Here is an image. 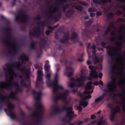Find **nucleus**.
Segmentation results:
<instances>
[{
	"mask_svg": "<svg viewBox=\"0 0 125 125\" xmlns=\"http://www.w3.org/2000/svg\"><path fill=\"white\" fill-rule=\"evenodd\" d=\"M32 92L33 94L37 95L35 97V99L36 101L35 106V108L36 109H38L39 110L38 111H35L31 114V115L32 116H36L35 117H39V116L42 115L43 112V107L41 103L38 102V100L41 99L42 93L41 92L38 93L33 90H32Z\"/></svg>",
	"mask_w": 125,
	"mask_h": 125,
	"instance_id": "obj_1",
	"label": "nucleus"
},
{
	"mask_svg": "<svg viewBox=\"0 0 125 125\" xmlns=\"http://www.w3.org/2000/svg\"><path fill=\"white\" fill-rule=\"evenodd\" d=\"M114 84L115 83L109 82L107 85L106 88L104 91L107 93L113 94L114 95L119 96L122 98L124 102L121 104L124 106L122 108L123 111L125 112V96L120 94H115V90L116 88V86Z\"/></svg>",
	"mask_w": 125,
	"mask_h": 125,
	"instance_id": "obj_2",
	"label": "nucleus"
},
{
	"mask_svg": "<svg viewBox=\"0 0 125 125\" xmlns=\"http://www.w3.org/2000/svg\"><path fill=\"white\" fill-rule=\"evenodd\" d=\"M20 60L22 61L21 63L20 62L18 63V65H19L18 67V69L21 70L23 72L24 71L26 73L25 77L26 79H30V72L28 69L24 66L23 68H22L21 65L23 63L24 61L27 62L29 60L28 57L25 54L23 55H21L20 56Z\"/></svg>",
	"mask_w": 125,
	"mask_h": 125,
	"instance_id": "obj_3",
	"label": "nucleus"
},
{
	"mask_svg": "<svg viewBox=\"0 0 125 125\" xmlns=\"http://www.w3.org/2000/svg\"><path fill=\"white\" fill-rule=\"evenodd\" d=\"M65 50H63L62 53L61 54V57L60 60V61L61 62H63L64 63L65 65L66 66V70L64 73V74H65L69 70H70L71 71L69 72L67 75V76L69 77H70L72 76L73 72V68L71 67H67L66 66V65L68 63V60L65 59L67 57V55L65 53Z\"/></svg>",
	"mask_w": 125,
	"mask_h": 125,
	"instance_id": "obj_4",
	"label": "nucleus"
},
{
	"mask_svg": "<svg viewBox=\"0 0 125 125\" xmlns=\"http://www.w3.org/2000/svg\"><path fill=\"white\" fill-rule=\"evenodd\" d=\"M38 25H40V26L36 29V30H34L33 32L30 31L29 32V34L31 36L34 37L39 38L40 37V35L41 33V27H44L45 26V22L44 21H40L37 22Z\"/></svg>",
	"mask_w": 125,
	"mask_h": 125,
	"instance_id": "obj_5",
	"label": "nucleus"
},
{
	"mask_svg": "<svg viewBox=\"0 0 125 125\" xmlns=\"http://www.w3.org/2000/svg\"><path fill=\"white\" fill-rule=\"evenodd\" d=\"M80 78H77L76 80H75L74 78H72L70 79V82L72 83H75L77 82L78 83V84H76V86L77 87H82L83 85V83L84 82L86 79V77L85 76L81 75Z\"/></svg>",
	"mask_w": 125,
	"mask_h": 125,
	"instance_id": "obj_6",
	"label": "nucleus"
},
{
	"mask_svg": "<svg viewBox=\"0 0 125 125\" xmlns=\"http://www.w3.org/2000/svg\"><path fill=\"white\" fill-rule=\"evenodd\" d=\"M11 29L9 27H7L4 28L3 29V31L5 33L7 36H6V39L3 40V43L6 45H7L9 44V40L11 39V36L10 34Z\"/></svg>",
	"mask_w": 125,
	"mask_h": 125,
	"instance_id": "obj_7",
	"label": "nucleus"
},
{
	"mask_svg": "<svg viewBox=\"0 0 125 125\" xmlns=\"http://www.w3.org/2000/svg\"><path fill=\"white\" fill-rule=\"evenodd\" d=\"M106 49L110 50L113 49L114 51L111 50L107 51V53L108 55L112 57V55H114L116 56H119L121 55L123 56H125V55L123 53H120L119 52H117L115 49L116 47L115 46H112L109 45L106 47Z\"/></svg>",
	"mask_w": 125,
	"mask_h": 125,
	"instance_id": "obj_8",
	"label": "nucleus"
},
{
	"mask_svg": "<svg viewBox=\"0 0 125 125\" xmlns=\"http://www.w3.org/2000/svg\"><path fill=\"white\" fill-rule=\"evenodd\" d=\"M58 81L57 79L54 78L53 81V83L54 86L52 89L53 93L55 94H59V90H63L64 88L62 86L58 84ZM53 83L51 84V86L52 85Z\"/></svg>",
	"mask_w": 125,
	"mask_h": 125,
	"instance_id": "obj_9",
	"label": "nucleus"
},
{
	"mask_svg": "<svg viewBox=\"0 0 125 125\" xmlns=\"http://www.w3.org/2000/svg\"><path fill=\"white\" fill-rule=\"evenodd\" d=\"M15 107L14 105L10 103H9L7 105V108L9 111V114L8 115L12 119H15L17 118L16 115L14 113L12 112V109Z\"/></svg>",
	"mask_w": 125,
	"mask_h": 125,
	"instance_id": "obj_10",
	"label": "nucleus"
},
{
	"mask_svg": "<svg viewBox=\"0 0 125 125\" xmlns=\"http://www.w3.org/2000/svg\"><path fill=\"white\" fill-rule=\"evenodd\" d=\"M89 68L91 70L90 72V75L91 77H94L95 78L99 77L101 79V78L102 77L103 74L101 73H100L99 75L97 74V72L95 69H94V66L90 65L89 66Z\"/></svg>",
	"mask_w": 125,
	"mask_h": 125,
	"instance_id": "obj_11",
	"label": "nucleus"
},
{
	"mask_svg": "<svg viewBox=\"0 0 125 125\" xmlns=\"http://www.w3.org/2000/svg\"><path fill=\"white\" fill-rule=\"evenodd\" d=\"M54 110L51 113L52 115H53L55 114V112L56 113H58L61 112H62L64 111L68 110H72L71 107H68L66 106H64L61 109H60L57 106L53 107Z\"/></svg>",
	"mask_w": 125,
	"mask_h": 125,
	"instance_id": "obj_12",
	"label": "nucleus"
},
{
	"mask_svg": "<svg viewBox=\"0 0 125 125\" xmlns=\"http://www.w3.org/2000/svg\"><path fill=\"white\" fill-rule=\"evenodd\" d=\"M59 10V8L58 7H56L53 8V10L49 11H45L46 13H48L49 14V17L50 18H52L55 21H57L58 19V17L52 15V14L57 12Z\"/></svg>",
	"mask_w": 125,
	"mask_h": 125,
	"instance_id": "obj_13",
	"label": "nucleus"
},
{
	"mask_svg": "<svg viewBox=\"0 0 125 125\" xmlns=\"http://www.w3.org/2000/svg\"><path fill=\"white\" fill-rule=\"evenodd\" d=\"M15 92H14L13 91H11L10 94L8 95H4L3 97H4V102H5V100L6 99H12L15 100L17 99V97L16 95V92H16V89Z\"/></svg>",
	"mask_w": 125,
	"mask_h": 125,
	"instance_id": "obj_14",
	"label": "nucleus"
},
{
	"mask_svg": "<svg viewBox=\"0 0 125 125\" xmlns=\"http://www.w3.org/2000/svg\"><path fill=\"white\" fill-rule=\"evenodd\" d=\"M71 107L72 109L68 110L66 111L67 112V114L66 116L69 118V119L67 121V122H70L72 120L73 118L76 116V115H73L74 114V112L72 110L73 108L72 107Z\"/></svg>",
	"mask_w": 125,
	"mask_h": 125,
	"instance_id": "obj_15",
	"label": "nucleus"
},
{
	"mask_svg": "<svg viewBox=\"0 0 125 125\" xmlns=\"http://www.w3.org/2000/svg\"><path fill=\"white\" fill-rule=\"evenodd\" d=\"M82 34L85 36L87 37H89L92 34V32L89 28L87 27L82 30Z\"/></svg>",
	"mask_w": 125,
	"mask_h": 125,
	"instance_id": "obj_16",
	"label": "nucleus"
},
{
	"mask_svg": "<svg viewBox=\"0 0 125 125\" xmlns=\"http://www.w3.org/2000/svg\"><path fill=\"white\" fill-rule=\"evenodd\" d=\"M94 3L99 5L101 4L102 3L105 4L108 3H110L112 2V0H101V1L99 0H93Z\"/></svg>",
	"mask_w": 125,
	"mask_h": 125,
	"instance_id": "obj_17",
	"label": "nucleus"
},
{
	"mask_svg": "<svg viewBox=\"0 0 125 125\" xmlns=\"http://www.w3.org/2000/svg\"><path fill=\"white\" fill-rule=\"evenodd\" d=\"M70 93V91L68 90H66L63 93L60 94V95L61 99L63 100H65L67 99V97Z\"/></svg>",
	"mask_w": 125,
	"mask_h": 125,
	"instance_id": "obj_18",
	"label": "nucleus"
},
{
	"mask_svg": "<svg viewBox=\"0 0 125 125\" xmlns=\"http://www.w3.org/2000/svg\"><path fill=\"white\" fill-rule=\"evenodd\" d=\"M121 110L120 107L117 106L116 108H113L111 110V115L115 116V115L117 113H120Z\"/></svg>",
	"mask_w": 125,
	"mask_h": 125,
	"instance_id": "obj_19",
	"label": "nucleus"
},
{
	"mask_svg": "<svg viewBox=\"0 0 125 125\" xmlns=\"http://www.w3.org/2000/svg\"><path fill=\"white\" fill-rule=\"evenodd\" d=\"M21 18L22 19L21 20L20 18V21L19 22L21 21L23 23H26L29 20V17L27 15H26L25 14H23V15H21Z\"/></svg>",
	"mask_w": 125,
	"mask_h": 125,
	"instance_id": "obj_20",
	"label": "nucleus"
},
{
	"mask_svg": "<svg viewBox=\"0 0 125 125\" xmlns=\"http://www.w3.org/2000/svg\"><path fill=\"white\" fill-rule=\"evenodd\" d=\"M9 83H7L6 82L5 84H3L4 85V88L7 89H11L12 88L13 85L12 79L9 80Z\"/></svg>",
	"mask_w": 125,
	"mask_h": 125,
	"instance_id": "obj_21",
	"label": "nucleus"
},
{
	"mask_svg": "<svg viewBox=\"0 0 125 125\" xmlns=\"http://www.w3.org/2000/svg\"><path fill=\"white\" fill-rule=\"evenodd\" d=\"M78 35L77 33L74 32L73 33L71 39L73 41H74L75 39V42H76L78 41Z\"/></svg>",
	"mask_w": 125,
	"mask_h": 125,
	"instance_id": "obj_22",
	"label": "nucleus"
},
{
	"mask_svg": "<svg viewBox=\"0 0 125 125\" xmlns=\"http://www.w3.org/2000/svg\"><path fill=\"white\" fill-rule=\"evenodd\" d=\"M23 11L22 10L20 11L18 13V14L16 16L15 21L17 22H19L20 21V17H21V15H23Z\"/></svg>",
	"mask_w": 125,
	"mask_h": 125,
	"instance_id": "obj_23",
	"label": "nucleus"
},
{
	"mask_svg": "<svg viewBox=\"0 0 125 125\" xmlns=\"http://www.w3.org/2000/svg\"><path fill=\"white\" fill-rule=\"evenodd\" d=\"M110 73L112 75H114L115 73V67L114 66V62L112 60L110 64Z\"/></svg>",
	"mask_w": 125,
	"mask_h": 125,
	"instance_id": "obj_24",
	"label": "nucleus"
},
{
	"mask_svg": "<svg viewBox=\"0 0 125 125\" xmlns=\"http://www.w3.org/2000/svg\"><path fill=\"white\" fill-rule=\"evenodd\" d=\"M35 120L34 121L33 123L36 125H38L42 124V119L39 117L35 118Z\"/></svg>",
	"mask_w": 125,
	"mask_h": 125,
	"instance_id": "obj_25",
	"label": "nucleus"
},
{
	"mask_svg": "<svg viewBox=\"0 0 125 125\" xmlns=\"http://www.w3.org/2000/svg\"><path fill=\"white\" fill-rule=\"evenodd\" d=\"M103 116H101L100 120L97 122V125H106V121L104 120H103Z\"/></svg>",
	"mask_w": 125,
	"mask_h": 125,
	"instance_id": "obj_26",
	"label": "nucleus"
},
{
	"mask_svg": "<svg viewBox=\"0 0 125 125\" xmlns=\"http://www.w3.org/2000/svg\"><path fill=\"white\" fill-rule=\"evenodd\" d=\"M13 85L17 87V88L16 89V92H23V90L20 87L18 83L15 82L13 83Z\"/></svg>",
	"mask_w": 125,
	"mask_h": 125,
	"instance_id": "obj_27",
	"label": "nucleus"
},
{
	"mask_svg": "<svg viewBox=\"0 0 125 125\" xmlns=\"http://www.w3.org/2000/svg\"><path fill=\"white\" fill-rule=\"evenodd\" d=\"M47 43V41L44 38L41 39L40 42V46L42 48H43L45 45Z\"/></svg>",
	"mask_w": 125,
	"mask_h": 125,
	"instance_id": "obj_28",
	"label": "nucleus"
},
{
	"mask_svg": "<svg viewBox=\"0 0 125 125\" xmlns=\"http://www.w3.org/2000/svg\"><path fill=\"white\" fill-rule=\"evenodd\" d=\"M105 95V94H104L102 95L95 99V103H96L98 102L101 101L104 98Z\"/></svg>",
	"mask_w": 125,
	"mask_h": 125,
	"instance_id": "obj_29",
	"label": "nucleus"
},
{
	"mask_svg": "<svg viewBox=\"0 0 125 125\" xmlns=\"http://www.w3.org/2000/svg\"><path fill=\"white\" fill-rule=\"evenodd\" d=\"M12 45L14 49V54H17L19 52L18 47L16 46L15 43L12 44Z\"/></svg>",
	"mask_w": 125,
	"mask_h": 125,
	"instance_id": "obj_30",
	"label": "nucleus"
},
{
	"mask_svg": "<svg viewBox=\"0 0 125 125\" xmlns=\"http://www.w3.org/2000/svg\"><path fill=\"white\" fill-rule=\"evenodd\" d=\"M42 76H38L37 81L36 83V87H38L40 86V85L38 83V82H41L42 81Z\"/></svg>",
	"mask_w": 125,
	"mask_h": 125,
	"instance_id": "obj_31",
	"label": "nucleus"
},
{
	"mask_svg": "<svg viewBox=\"0 0 125 125\" xmlns=\"http://www.w3.org/2000/svg\"><path fill=\"white\" fill-rule=\"evenodd\" d=\"M74 12V11L72 10H68L66 13V15L67 17H71Z\"/></svg>",
	"mask_w": 125,
	"mask_h": 125,
	"instance_id": "obj_32",
	"label": "nucleus"
},
{
	"mask_svg": "<svg viewBox=\"0 0 125 125\" xmlns=\"http://www.w3.org/2000/svg\"><path fill=\"white\" fill-rule=\"evenodd\" d=\"M88 104V102H87L82 100L79 103L80 105L83 106V107H85Z\"/></svg>",
	"mask_w": 125,
	"mask_h": 125,
	"instance_id": "obj_33",
	"label": "nucleus"
},
{
	"mask_svg": "<svg viewBox=\"0 0 125 125\" xmlns=\"http://www.w3.org/2000/svg\"><path fill=\"white\" fill-rule=\"evenodd\" d=\"M69 35L68 33H67L64 34L63 38L68 42L69 39Z\"/></svg>",
	"mask_w": 125,
	"mask_h": 125,
	"instance_id": "obj_34",
	"label": "nucleus"
},
{
	"mask_svg": "<svg viewBox=\"0 0 125 125\" xmlns=\"http://www.w3.org/2000/svg\"><path fill=\"white\" fill-rule=\"evenodd\" d=\"M0 17L1 19L3 20L6 25H8L9 24V21L8 19L5 18L4 16L3 15H1Z\"/></svg>",
	"mask_w": 125,
	"mask_h": 125,
	"instance_id": "obj_35",
	"label": "nucleus"
},
{
	"mask_svg": "<svg viewBox=\"0 0 125 125\" xmlns=\"http://www.w3.org/2000/svg\"><path fill=\"white\" fill-rule=\"evenodd\" d=\"M108 25L109 26L107 27L106 29L110 32L111 30V27L114 26L113 22H111Z\"/></svg>",
	"mask_w": 125,
	"mask_h": 125,
	"instance_id": "obj_36",
	"label": "nucleus"
},
{
	"mask_svg": "<svg viewBox=\"0 0 125 125\" xmlns=\"http://www.w3.org/2000/svg\"><path fill=\"white\" fill-rule=\"evenodd\" d=\"M74 6L75 9L80 11H82L83 9V7L81 5L77 6L76 5H75Z\"/></svg>",
	"mask_w": 125,
	"mask_h": 125,
	"instance_id": "obj_37",
	"label": "nucleus"
},
{
	"mask_svg": "<svg viewBox=\"0 0 125 125\" xmlns=\"http://www.w3.org/2000/svg\"><path fill=\"white\" fill-rule=\"evenodd\" d=\"M92 20L90 19L89 21H87L85 23V25L87 27L90 26L92 24Z\"/></svg>",
	"mask_w": 125,
	"mask_h": 125,
	"instance_id": "obj_38",
	"label": "nucleus"
},
{
	"mask_svg": "<svg viewBox=\"0 0 125 125\" xmlns=\"http://www.w3.org/2000/svg\"><path fill=\"white\" fill-rule=\"evenodd\" d=\"M50 67V66L49 65L45 64L44 66L45 70L46 72H48Z\"/></svg>",
	"mask_w": 125,
	"mask_h": 125,
	"instance_id": "obj_39",
	"label": "nucleus"
},
{
	"mask_svg": "<svg viewBox=\"0 0 125 125\" xmlns=\"http://www.w3.org/2000/svg\"><path fill=\"white\" fill-rule=\"evenodd\" d=\"M1 74H0V76L1 77L3 76V74L4 73L5 76L6 78V81L8 80V78L7 77V73H5V72H4L3 71H1Z\"/></svg>",
	"mask_w": 125,
	"mask_h": 125,
	"instance_id": "obj_40",
	"label": "nucleus"
},
{
	"mask_svg": "<svg viewBox=\"0 0 125 125\" xmlns=\"http://www.w3.org/2000/svg\"><path fill=\"white\" fill-rule=\"evenodd\" d=\"M114 14L112 12L109 13L108 14L107 17L109 18H110L111 17H113L114 16Z\"/></svg>",
	"mask_w": 125,
	"mask_h": 125,
	"instance_id": "obj_41",
	"label": "nucleus"
},
{
	"mask_svg": "<svg viewBox=\"0 0 125 125\" xmlns=\"http://www.w3.org/2000/svg\"><path fill=\"white\" fill-rule=\"evenodd\" d=\"M36 45V43L35 42H33L31 43L30 44L31 48L32 49H34L35 48V46Z\"/></svg>",
	"mask_w": 125,
	"mask_h": 125,
	"instance_id": "obj_42",
	"label": "nucleus"
},
{
	"mask_svg": "<svg viewBox=\"0 0 125 125\" xmlns=\"http://www.w3.org/2000/svg\"><path fill=\"white\" fill-rule=\"evenodd\" d=\"M61 98L60 95V94L59 95H57L54 98V100L56 101H57L60 99Z\"/></svg>",
	"mask_w": 125,
	"mask_h": 125,
	"instance_id": "obj_43",
	"label": "nucleus"
},
{
	"mask_svg": "<svg viewBox=\"0 0 125 125\" xmlns=\"http://www.w3.org/2000/svg\"><path fill=\"white\" fill-rule=\"evenodd\" d=\"M89 90H86L84 92V93L85 94H91L93 92V91L92 90L91 91H90Z\"/></svg>",
	"mask_w": 125,
	"mask_h": 125,
	"instance_id": "obj_44",
	"label": "nucleus"
},
{
	"mask_svg": "<svg viewBox=\"0 0 125 125\" xmlns=\"http://www.w3.org/2000/svg\"><path fill=\"white\" fill-rule=\"evenodd\" d=\"M37 74L38 76H43V73L42 71L40 70H38L37 71Z\"/></svg>",
	"mask_w": 125,
	"mask_h": 125,
	"instance_id": "obj_45",
	"label": "nucleus"
},
{
	"mask_svg": "<svg viewBox=\"0 0 125 125\" xmlns=\"http://www.w3.org/2000/svg\"><path fill=\"white\" fill-rule=\"evenodd\" d=\"M93 87L92 86L87 85L86 87H85V89L86 90H89L92 89Z\"/></svg>",
	"mask_w": 125,
	"mask_h": 125,
	"instance_id": "obj_46",
	"label": "nucleus"
},
{
	"mask_svg": "<svg viewBox=\"0 0 125 125\" xmlns=\"http://www.w3.org/2000/svg\"><path fill=\"white\" fill-rule=\"evenodd\" d=\"M80 4H81L84 6H87V4L83 1H80L79 2Z\"/></svg>",
	"mask_w": 125,
	"mask_h": 125,
	"instance_id": "obj_47",
	"label": "nucleus"
},
{
	"mask_svg": "<svg viewBox=\"0 0 125 125\" xmlns=\"http://www.w3.org/2000/svg\"><path fill=\"white\" fill-rule=\"evenodd\" d=\"M75 86H76V84L75 85V83H70L69 85V86L72 88L74 87Z\"/></svg>",
	"mask_w": 125,
	"mask_h": 125,
	"instance_id": "obj_48",
	"label": "nucleus"
},
{
	"mask_svg": "<svg viewBox=\"0 0 125 125\" xmlns=\"http://www.w3.org/2000/svg\"><path fill=\"white\" fill-rule=\"evenodd\" d=\"M60 42L62 43H67L68 42L64 39H61L60 40Z\"/></svg>",
	"mask_w": 125,
	"mask_h": 125,
	"instance_id": "obj_49",
	"label": "nucleus"
},
{
	"mask_svg": "<svg viewBox=\"0 0 125 125\" xmlns=\"http://www.w3.org/2000/svg\"><path fill=\"white\" fill-rule=\"evenodd\" d=\"M50 76L51 74L50 73L47 74L46 76V77L47 78V79L48 80L49 82L50 80Z\"/></svg>",
	"mask_w": 125,
	"mask_h": 125,
	"instance_id": "obj_50",
	"label": "nucleus"
},
{
	"mask_svg": "<svg viewBox=\"0 0 125 125\" xmlns=\"http://www.w3.org/2000/svg\"><path fill=\"white\" fill-rule=\"evenodd\" d=\"M117 20L118 21L120 22H122L125 21V19L122 18H118Z\"/></svg>",
	"mask_w": 125,
	"mask_h": 125,
	"instance_id": "obj_51",
	"label": "nucleus"
},
{
	"mask_svg": "<svg viewBox=\"0 0 125 125\" xmlns=\"http://www.w3.org/2000/svg\"><path fill=\"white\" fill-rule=\"evenodd\" d=\"M4 103V102H0V110L2 109Z\"/></svg>",
	"mask_w": 125,
	"mask_h": 125,
	"instance_id": "obj_52",
	"label": "nucleus"
},
{
	"mask_svg": "<svg viewBox=\"0 0 125 125\" xmlns=\"http://www.w3.org/2000/svg\"><path fill=\"white\" fill-rule=\"evenodd\" d=\"M109 32L110 31L106 29V30L105 31H104V36L108 35L109 33Z\"/></svg>",
	"mask_w": 125,
	"mask_h": 125,
	"instance_id": "obj_53",
	"label": "nucleus"
},
{
	"mask_svg": "<svg viewBox=\"0 0 125 125\" xmlns=\"http://www.w3.org/2000/svg\"><path fill=\"white\" fill-rule=\"evenodd\" d=\"M123 13V12L122 11L118 10L116 14L118 15H120L122 14Z\"/></svg>",
	"mask_w": 125,
	"mask_h": 125,
	"instance_id": "obj_54",
	"label": "nucleus"
},
{
	"mask_svg": "<svg viewBox=\"0 0 125 125\" xmlns=\"http://www.w3.org/2000/svg\"><path fill=\"white\" fill-rule=\"evenodd\" d=\"M117 7L121 9L123 8V10L124 11L125 10V5H121L120 6H118Z\"/></svg>",
	"mask_w": 125,
	"mask_h": 125,
	"instance_id": "obj_55",
	"label": "nucleus"
},
{
	"mask_svg": "<svg viewBox=\"0 0 125 125\" xmlns=\"http://www.w3.org/2000/svg\"><path fill=\"white\" fill-rule=\"evenodd\" d=\"M88 10L89 12H91L95 11L94 9L92 8H89Z\"/></svg>",
	"mask_w": 125,
	"mask_h": 125,
	"instance_id": "obj_56",
	"label": "nucleus"
},
{
	"mask_svg": "<svg viewBox=\"0 0 125 125\" xmlns=\"http://www.w3.org/2000/svg\"><path fill=\"white\" fill-rule=\"evenodd\" d=\"M41 19V17L40 15H39L37 16L36 18L34 19V20L36 21L37 20H40Z\"/></svg>",
	"mask_w": 125,
	"mask_h": 125,
	"instance_id": "obj_57",
	"label": "nucleus"
},
{
	"mask_svg": "<svg viewBox=\"0 0 125 125\" xmlns=\"http://www.w3.org/2000/svg\"><path fill=\"white\" fill-rule=\"evenodd\" d=\"M52 31L51 30H47L46 32V34L47 35H49L50 33H52Z\"/></svg>",
	"mask_w": 125,
	"mask_h": 125,
	"instance_id": "obj_58",
	"label": "nucleus"
},
{
	"mask_svg": "<svg viewBox=\"0 0 125 125\" xmlns=\"http://www.w3.org/2000/svg\"><path fill=\"white\" fill-rule=\"evenodd\" d=\"M113 99L114 101L116 102L117 104L120 103H121V102L120 101H117V99L115 96H114L113 97Z\"/></svg>",
	"mask_w": 125,
	"mask_h": 125,
	"instance_id": "obj_59",
	"label": "nucleus"
},
{
	"mask_svg": "<svg viewBox=\"0 0 125 125\" xmlns=\"http://www.w3.org/2000/svg\"><path fill=\"white\" fill-rule=\"evenodd\" d=\"M11 69V68L9 66L7 68V70L9 72V74L10 75L11 72L10 71V70Z\"/></svg>",
	"mask_w": 125,
	"mask_h": 125,
	"instance_id": "obj_60",
	"label": "nucleus"
},
{
	"mask_svg": "<svg viewBox=\"0 0 125 125\" xmlns=\"http://www.w3.org/2000/svg\"><path fill=\"white\" fill-rule=\"evenodd\" d=\"M117 39L115 37H111L110 39V41H114L115 40H116Z\"/></svg>",
	"mask_w": 125,
	"mask_h": 125,
	"instance_id": "obj_61",
	"label": "nucleus"
},
{
	"mask_svg": "<svg viewBox=\"0 0 125 125\" xmlns=\"http://www.w3.org/2000/svg\"><path fill=\"white\" fill-rule=\"evenodd\" d=\"M84 122L83 121H79L76 123L77 125H81Z\"/></svg>",
	"mask_w": 125,
	"mask_h": 125,
	"instance_id": "obj_62",
	"label": "nucleus"
},
{
	"mask_svg": "<svg viewBox=\"0 0 125 125\" xmlns=\"http://www.w3.org/2000/svg\"><path fill=\"white\" fill-rule=\"evenodd\" d=\"M96 117V116L94 114L92 115L91 116L90 118L91 119H94Z\"/></svg>",
	"mask_w": 125,
	"mask_h": 125,
	"instance_id": "obj_63",
	"label": "nucleus"
},
{
	"mask_svg": "<svg viewBox=\"0 0 125 125\" xmlns=\"http://www.w3.org/2000/svg\"><path fill=\"white\" fill-rule=\"evenodd\" d=\"M114 116L111 115H110V118L111 121H113L114 119Z\"/></svg>",
	"mask_w": 125,
	"mask_h": 125,
	"instance_id": "obj_64",
	"label": "nucleus"
}]
</instances>
